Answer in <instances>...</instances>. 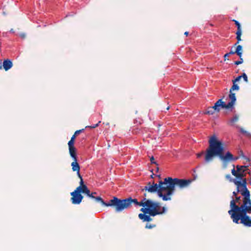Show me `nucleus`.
<instances>
[{
  "label": "nucleus",
  "instance_id": "1",
  "mask_svg": "<svg viewBox=\"0 0 251 251\" xmlns=\"http://www.w3.org/2000/svg\"><path fill=\"white\" fill-rule=\"evenodd\" d=\"M225 151L224 144L215 136H212L209 140V146L205 151L204 162L208 163L213 159L214 156L219 157Z\"/></svg>",
  "mask_w": 251,
  "mask_h": 251
},
{
  "label": "nucleus",
  "instance_id": "2",
  "mask_svg": "<svg viewBox=\"0 0 251 251\" xmlns=\"http://www.w3.org/2000/svg\"><path fill=\"white\" fill-rule=\"evenodd\" d=\"M144 191H148L151 193L157 192L158 196L161 198L164 201H169L171 199L168 194V187L167 182H165V178L163 181H159L158 184L155 183L154 181L152 183L149 182L147 185L141 190V192H144Z\"/></svg>",
  "mask_w": 251,
  "mask_h": 251
},
{
  "label": "nucleus",
  "instance_id": "3",
  "mask_svg": "<svg viewBox=\"0 0 251 251\" xmlns=\"http://www.w3.org/2000/svg\"><path fill=\"white\" fill-rule=\"evenodd\" d=\"M192 180L191 179H183L177 178H173L171 177L165 178V182H167L168 187V194L169 196L174 194L175 191V186L178 185L180 188H183L188 186Z\"/></svg>",
  "mask_w": 251,
  "mask_h": 251
},
{
  "label": "nucleus",
  "instance_id": "4",
  "mask_svg": "<svg viewBox=\"0 0 251 251\" xmlns=\"http://www.w3.org/2000/svg\"><path fill=\"white\" fill-rule=\"evenodd\" d=\"M148 210L151 211V214L156 215L162 214L165 213L166 211L165 207H161L159 203L154 202L150 199H147L145 209V210L147 212H149Z\"/></svg>",
  "mask_w": 251,
  "mask_h": 251
},
{
  "label": "nucleus",
  "instance_id": "5",
  "mask_svg": "<svg viewBox=\"0 0 251 251\" xmlns=\"http://www.w3.org/2000/svg\"><path fill=\"white\" fill-rule=\"evenodd\" d=\"M106 206H114L116 211H121L124 209L127 208L126 200L120 199L116 197H113L112 199L107 202Z\"/></svg>",
  "mask_w": 251,
  "mask_h": 251
},
{
  "label": "nucleus",
  "instance_id": "6",
  "mask_svg": "<svg viewBox=\"0 0 251 251\" xmlns=\"http://www.w3.org/2000/svg\"><path fill=\"white\" fill-rule=\"evenodd\" d=\"M233 222L236 224H239L240 220V223L246 226H251V219L247 214L237 213L230 216Z\"/></svg>",
  "mask_w": 251,
  "mask_h": 251
},
{
  "label": "nucleus",
  "instance_id": "7",
  "mask_svg": "<svg viewBox=\"0 0 251 251\" xmlns=\"http://www.w3.org/2000/svg\"><path fill=\"white\" fill-rule=\"evenodd\" d=\"M239 211L238 213L247 214H251V200L250 196L244 197L243 204L239 207Z\"/></svg>",
  "mask_w": 251,
  "mask_h": 251
},
{
  "label": "nucleus",
  "instance_id": "8",
  "mask_svg": "<svg viewBox=\"0 0 251 251\" xmlns=\"http://www.w3.org/2000/svg\"><path fill=\"white\" fill-rule=\"evenodd\" d=\"M233 182L237 185L238 188H240L242 190V195L244 197L251 196L250 192L247 187V180L246 178L242 179V181L237 180L234 179Z\"/></svg>",
  "mask_w": 251,
  "mask_h": 251
},
{
  "label": "nucleus",
  "instance_id": "9",
  "mask_svg": "<svg viewBox=\"0 0 251 251\" xmlns=\"http://www.w3.org/2000/svg\"><path fill=\"white\" fill-rule=\"evenodd\" d=\"M241 199L240 196H236L235 199H232L230 202V209L228 211V213L231 216L233 214H236L239 211V207L240 206H238L236 204Z\"/></svg>",
  "mask_w": 251,
  "mask_h": 251
},
{
  "label": "nucleus",
  "instance_id": "10",
  "mask_svg": "<svg viewBox=\"0 0 251 251\" xmlns=\"http://www.w3.org/2000/svg\"><path fill=\"white\" fill-rule=\"evenodd\" d=\"M127 208L129 207L131 203H133L135 206H142L145 208L146 205L147 199H141L140 201H138L136 199H132L131 197L126 198Z\"/></svg>",
  "mask_w": 251,
  "mask_h": 251
},
{
  "label": "nucleus",
  "instance_id": "11",
  "mask_svg": "<svg viewBox=\"0 0 251 251\" xmlns=\"http://www.w3.org/2000/svg\"><path fill=\"white\" fill-rule=\"evenodd\" d=\"M70 194L72 196L71 200L73 204H79L81 202L83 197L76 191V190L75 189V191L71 192Z\"/></svg>",
  "mask_w": 251,
  "mask_h": 251
},
{
  "label": "nucleus",
  "instance_id": "12",
  "mask_svg": "<svg viewBox=\"0 0 251 251\" xmlns=\"http://www.w3.org/2000/svg\"><path fill=\"white\" fill-rule=\"evenodd\" d=\"M145 208H142L140 211L143 212V213H140L138 215L139 218L142 220L143 222H150L152 220L151 217H154L156 215H152L151 214V211L148 210L149 212H147L145 210Z\"/></svg>",
  "mask_w": 251,
  "mask_h": 251
},
{
  "label": "nucleus",
  "instance_id": "13",
  "mask_svg": "<svg viewBox=\"0 0 251 251\" xmlns=\"http://www.w3.org/2000/svg\"><path fill=\"white\" fill-rule=\"evenodd\" d=\"M219 158L225 162H228L236 161L239 158V156H234L230 152L228 151L225 154L224 152Z\"/></svg>",
  "mask_w": 251,
  "mask_h": 251
},
{
  "label": "nucleus",
  "instance_id": "14",
  "mask_svg": "<svg viewBox=\"0 0 251 251\" xmlns=\"http://www.w3.org/2000/svg\"><path fill=\"white\" fill-rule=\"evenodd\" d=\"M71 157L74 159V161L72 163L71 166L72 167V170L74 172H79L80 171V166L77 162V158L76 155V152H69Z\"/></svg>",
  "mask_w": 251,
  "mask_h": 251
},
{
  "label": "nucleus",
  "instance_id": "15",
  "mask_svg": "<svg viewBox=\"0 0 251 251\" xmlns=\"http://www.w3.org/2000/svg\"><path fill=\"white\" fill-rule=\"evenodd\" d=\"M223 98L224 97L217 101L213 106H210V109H214L217 112H219L221 108L227 109L226 103L222 101Z\"/></svg>",
  "mask_w": 251,
  "mask_h": 251
},
{
  "label": "nucleus",
  "instance_id": "16",
  "mask_svg": "<svg viewBox=\"0 0 251 251\" xmlns=\"http://www.w3.org/2000/svg\"><path fill=\"white\" fill-rule=\"evenodd\" d=\"M228 98L230 100V101H229L227 104H226L227 106V109L230 108V110H232L234 108L233 106L236 100L235 94L234 93L229 91Z\"/></svg>",
  "mask_w": 251,
  "mask_h": 251
},
{
  "label": "nucleus",
  "instance_id": "17",
  "mask_svg": "<svg viewBox=\"0 0 251 251\" xmlns=\"http://www.w3.org/2000/svg\"><path fill=\"white\" fill-rule=\"evenodd\" d=\"M76 135L75 134L72 136L71 138V140L69 141L68 145L69 147V152H76V150L74 146L75 140L76 138Z\"/></svg>",
  "mask_w": 251,
  "mask_h": 251
},
{
  "label": "nucleus",
  "instance_id": "18",
  "mask_svg": "<svg viewBox=\"0 0 251 251\" xmlns=\"http://www.w3.org/2000/svg\"><path fill=\"white\" fill-rule=\"evenodd\" d=\"M13 63L12 61L9 59H4L3 62L2 67L3 69L6 71L12 68Z\"/></svg>",
  "mask_w": 251,
  "mask_h": 251
},
{
  "label": "nucleus",
  "instance_id": "19",
  "mask_svg": "<svg viewBox=\"0 0 251 251\" xmlns=\"http://www.w3.org/2000/svg\"><path fill=\"white\" fill-rule=\"evenodd\" d=\"M132 132L134 134H138L143 133V128L138 126L133 127Z\"/></svg>",
  "mask_w": 251,
  "mask_h": 251
},
{
  "label": "nucleus",
  "instance_id": "20",
  "mask_svg": "<svg viewBox=\"0 0 251 251\" xmlns=\"http://www.w3.org/2000/svg\"><path fill=\"white\" fill-rule=\"evenodd\" d=\"M235 52H236V54L239 56V57L242 56V46L241 45H237L235 50Z\"/></svg>",
  "mask_w": 251,
  "mask_h": 251
},
{
  "label": "nucleus",
  "instance_id": "21",
  "mask_svg": "<svg viewBox=\"0 0 251 251\" xmlns=\"http://www.w3.org/2000/svg\"><path fill=\"white\" fill-rule=\"evenodd\" d=\"M87 189H88L87 186L86 185H84V186H78L75 189V190H76V191H77L80 194L81 193L84 194L85 193V192L86 191Z\"/></svg>",
  "mask_w": 251,
  "mask_h": 251
},
{
  "label": "nucleus",
  "instance_id": "22",
  "mask_svg": "<svg viewBox=\"0 0 251 251\" xmlns=\"http://www.w3.org/2000/svg\"><path fill=\"white\" fill-rule=\"evenodd\" d=\"M238 120V116L237 115H235L230 120L229 124L231 126H234L235 122Z\"/></svg>",
  "mask_w": 251,
  "mask_h": 251
},
{
  "label": "nucleus",
  "instance_id": "23",
  "mask_svg": "<svg viewBox=\"0 0 251 251\" xmlns=\"http://www.w3.org/2000/svg\"><path fill=\"white\" fill-rule=\"evenodd\" d=\"M248 166H240V165H237L236 166V169H237V172L238 173H241L243 170H246L248 168Z\"/></svg>",
  "mask_w": 251,
  "mask_h": 251
},
{
  "label": "nucleus",
  "instance_id": "24",
  "mask_svg": "<svg viewBox=\"0 0 251 251\" xmlns=\"http://www.w3.org/2000/svg\"><path fill=\"white\" fill-rule=\"evenodd\" d=\"M245 172V170H243L241 173H238L236 177L239 179L242 180L244 179L243 177L245 176L244 174Z\"/></svg>",
  "mask_w": 251,
  "mask_h": 251
},
{
  "label": "nucleus",
  "instance_id": "25",
  "mask_svg": "<svg viewBox=\"0 0 251 251\" xmlns=\"http://www.w3.org/2000/svg\"><path fill=\"white\" fill-rule=\"evenodd\" d=\"M94 199L97 201H100L103 205L106 206V204H107V202L104 201L100 197H95V198Z\"/></svg>",
  "mask_w": 251,
  "mask_h": 251
},
{
  "label": "nucleus",
  "instance_id": "26",
  "mask_svg": "<svg viewBox=\"0 0 251 251\" xmlns=\"http://www.w3.org/2000/svg\"><path fill=\"white\" fill-rule=\"evenodd\" d=\"M233 85L231 87V88L230 89L229 91L232 92L234 90H239V86L235 83H232Z\"/></svg>",
  "mask_w": 251,
  "mask_h": 251
},
{
  "label": "nucleus",
  "instance_id": "27",
  "mask_svg": "<svg viewBox=\"0 0 251 251\" xmlns=\"http://www.w3.org/2000/svg\"><path fill=\"white\" fill-rule=\"evenodd\" d=\"M216 111L214 109H210V106L207 108L206 111L205 112V114L209 115H212Z\"/></svg>",
  "mask_w": 251,
  "mask_h": 251
},
{
  "label": "nucleus",
  "instance_id": "28",
  "mask_svg": "<svg viewBox=\"0 0 251 251\" xmlns=\"http://www.w3.org/2000/svg\"><path fill=\"white\" fill-rule=\"evenodd\" d=\"M236 54V52H235V51H233L232 50H230L229 52H227L224 55V60H226V56H229L230 55H232V54Z\"/></svg>",
  "mask_w": 251,
  "mask_h": 251
},
{
  "label": "nucleus",
  "instance_id": "29",
  "mask_svg": "<svg viewBox=\"0 0 251 251\" xmlns=\"http://www.w3.org/2000/svg\"><path fill=\"white\" fill-rule=\"evenodd\" d=\"M243 62V59L242 56H241V57H239V60H237V61H236L234 62V64L236 65H238L242 64Z\"/></svg>",
  "mask_w": 251,
  "mask_h": 251
},
{
  "label": "nucleus",
  "instance_id": "30",
  "mask_svg": "<svg viewBox=\"0 0 251 251\" xmlns=\"http://www.w3.org/2000/svg\"><path fill=\"white\" fill-rule=\"evenodd\" d=\"M101 122L100 121H99L97 124H95V125H93L92 126H86L85 127V128H95L96 127H97V126H99V124Z\"/></svg>",
  "mask_w": 251,
  "mask_h": 251
},
{
  "label": "nucleus",
  "instance_id": "31",
  "mask_svg": "<svg viewBox=\"0 0 251 251\" xmlns=\"http://www.w3.org/2000/svg\"><path fill=\"white\" fill-rule=\"evenodd\" d=\"M232 21L234 22V24L237 26V29H241L240 24L238 21L235 20H232Z\"/></svg>",
  "mask_w": 251,
  "mask_h": 251
},
{
  "label": "nucleus",
  "instance_id": "32",
  "mask_svg": "<svg viewBox=\"0 0 251 251\" xmlns=\"http://www.w3.org/2000/svg\"><path fill=\"white\" fill-rule=\"evenodd\" d=\"M239 192H240L241 194L242 195V190H241V189L240 188H238V187H237V191L236 192L234 191L233 192V196H234L235 197L236 196H237V195Z\"/></svg>",
  "mask_w": 251,
  "mask_h": 251
},
{
  "label": "nucleus",
  "instance_id": "33",
  "mask_svg": "<svg viewBox=\"0 0 251 251\" xmlns=\"http://www.w3.org/2000/svg\"><path fill=\"white\" fill-rule=\"evenodd\" d=\"M242 77V76L241 75H239L237 77H236L234 80H232V83H236V82L239 81L240 79Z\"/></svg>",
  "mask_w": 251,
  "mask_h": 251
},
{
  "label": "nucleus",
  "instance_id": "34",
  "mask_svg": "<svg viewBox=\"0 0 251 251\" xmlns=\"http://www.w3.org/2000/svg\"><path fill=\"white\" fill-rule=\"evenodd\" d=\"M155 226V225H151V224H147L146 225L145 227L146 228L151 229V228H152L154 227Z\"/></svg>",
  "mask_w": 251,
  "mask_h": 251
},
{
  "label": "nucleus",
  "instance_id": "35",
  "mask_svg": "<svg viewBox=\"0 0 251 251\" xmlns=\"http://www.w3.org/2000/svg\"><path fill=\"white\" fill-rule=\"evenodd\" d=\"M236 37L241 36L242 35V31L241 29H237V31L236 32Z\"/></svg>",
  "mask_w": 251,
  "mask_h": 251
},
{
  "label": "nucleus",
  "instance_id": "36",
  "mask_svg": "<svg viewBox=\"0 0 251 251\" xmlns=\"http://www.w3.org/2000/svg\"><path fill=\"white\" fill-rule=\"evenodd\" d=\"M241 76H242V77L243 78L245 81H248V76L245 73H243Z\"/></svg>",
  "mask_w": 251,
  "mask_h": 251
},
{
  "label": "nucleus",
  "instance_id": "37",
  "mask_svg": "<svg viewBox=\"0 0 251 251\" xmlns=\"http://www.w3.org/2000/svg\"><path fill=\"white\" fill-rule=\"evenodd\" d=\"M233 167H234V165H233ZM231 173L232 174V175H233L234 176H236L237 175V173L238 172H237V170L235 171L234 168L231 170Z\"/></svg>",
  "mask_w": 251,
  "mask_h": 251
},
{
  "label": "nucleus",
  "instance_id": "38",
  "mask_svg": "<svg viewBox=\"0 0 251 251\" xmlns=\"http://www.w3.org/2000/svg\"><path fill=\"white\" fill-rule=\"evenodd\" d=\"M237 42L234 45V46H236L239 43L240 41H241V36L236 37Z\"/></svg>",
  "mask_w": 251,
  "mask_h": 251
},
{
  "label": "nucleus",
  "instance_id": "39",
  "mask_svg": "<svg viewBox=\"0 0 251 251\" xmlns=\"http://www.w3.org/2000/svg\"><path fill=\"white\" fill-rule=\"evenodd\" d=\"M150 161L151 164H154L156 165H158L156 162L154 161V159L153 156H152L150 158Z\"/></svg>",
  "mask_w": 251,
  "mask_h": 251
},
{
  "label": "nucleus",
  "instance_id": "40",
  "mask_svg": "<svg viewBox=\"0 0 251 251\" xmlns=\"http://www.w3.org/2000/svg\"><path fill=\"white\" fill-rule=\"evenodd\" d=\"M84 130V129H79V130H76L75 132V135H77V134L83 132Z\"/></svg>",
  "mask_w": 251,
  "mask_h": 251
},
{
  "label": "nucleus",
  "instance_id": "41",
  "mask_svg": "<svg viewBox=\"0 0 251 251\" xmlns=\"http://www.w3.org/2000/svg\"><path fill=\"white\" fill-rule=\"evenodd\" d=\"M204 154V152L203 151H201V152H200L199 153H198L197 154V158H200Z\"/></svg>",
  "mask_w": 251,
  "mask_h": 251
},
{
  "label": "nucleus",
  "instance_id": "42",
  "mask_svg": "<svg viewBox=\"0 0 251 251\" xmlns=\"http://www.w3.org/2000/svg\"><path fill=\"white\" fill-rule=\"evenodd\" d=\"M97 194V193L96 192H92L90 194V196H89V197L92 198V199H95V197L94 196V195H96Z\"/></svg>",
  "mask_w": 251,
  "mask_h": 251
},
{
  "label": "nucleus",
  "instance_id": "43",
  "mask_svg": "<svg viewBox=\"0 0 251 251\" xmlns=\"http://www.w3.org/2000/svg\"><path fill=\"white\" fill-rule=\"evenodd\" d=\"M226 177V178L227 179H228L229 180V181H230V182L233 181V182L234 179H232L231 178V176H230L229 175H227Z\"/></svg>",
  "mask_w": 251,
  "mask_h": 251
},
{
  "label": "nucleus",
  "instance_id": "44",
  "mask_svg": "<svg viewBox=\"0 0 251 251\" xmlns=\"http://www.w3.org/2000/svg\"><path fill=\"white\" fill-rule=\"evenodd\" d=\"M91 193L90 190L88 188L87 190H86V191L85 192V193L84 194H86L87 195V196L88 197H89V196H90Z\"/></svg>",
  "mask_w": 251,
  "mask_h": 251
},
{
  "label": "nucleus",
  "instance_id": "45",
  "mask_svg": "<svg viewBox=\"0 0 251 251\" xmlns=\"http://www.w3.org/2000/svg\"><path fill=\"white\" fill-rule=\"evenodd\" d=\"M146 191H144V192H143V196H142V198H141V199H145H145H148L147 198V194H146Z\"/></svg>",
  "mask_w": 251,
  "mask_h": 251
},
{
  "label": "nucleus",
  "instance_id": "46",
  "mask_svg": "<svg viewBox=\"0 0 251 251\" xmlns=\"http://www.w3.org/2000/svg\"><path fill=\"white\" fill-rule=\"evenodd\" d=\"M84 185H86L84 184L83 178H81L79 186H84Z\"/></svg>",
  "mask_w": 251,
  "mask_h": 251
},
{
  "label": "nucleus",
  "instance_id": "47",
  "mask_svg": "<svg viewBox=\"0 0 251 251\" xmlns=\"http://www.w3.org/2000/svg\"><path fill=\"white\" fill-rule=\"evenodd\" d=\"M77 175L80 179L82 178V176H81V175L80 174V171L77 172Z\"/></svg>",
  "mask_w": 251,
  "mask_h": 251
},
{
  "label": "nucleus",
  "instance_id": "48",
  "mask_svg": "<svg viewBox=\"0 0 251 251\" xmlns=\"http://www.w3.org/2000/svg\"><path fill=\"white\" fill-rule=\"evenodd\" d=\"M240 131H241V132H242L243 134H247V131L244 130L243 129H241L240 130Z\"/></svg>",
  "mask_w": 251,
  "mask_h": 251
},
{
  "label": "nucleus",
  "instance_id": "49",
  "mask_svg": "<svg viewBox=\"0 0 251 251\" xmlns=\"http://www.w3.org/2000/svg\"><path fill=\"white\" fill-rule=\"evenodd\" d=\"M153 176H158V177H160V175H154V174H153L151 176V177L152 178H153Z\"/></svg>",
  "mask_w": 251,
  "mask_h": 251
},
{
  "label": "nucleus",
  "instance_id": "50",
  "mask_svg": "<svg viewBox=\"0 0 251 251\" xmlns=\"http://www.w3.org/2000/svg\"><path fill=\"white\" fill-rule=\"evenodd\" d=\"M188 34L189 32L188 31H186L184 32V35H185L186 36H188Z\"/></svg>",
  "mask_w": 251,
  "mask_h": 251
},
{
  "label": "nucleus",
  "instance_id": "51",
  "mask_svg": "<svg viewBox=\"0 0 251 251\" xmlns=\"http://www.w3.org/2000/svg\"><path fill=\"white\" fill-rule=\"evenodd\" d=\"M159 171V167H158V166H157L156 168V172H158Z\"/></svg>",
  "mask_w": 251,
  "mask_h": 251
},
{
  "label": "nucleus",
  "instance_id": "52",
  "mask_svg": "<svg viewBox=\"0 0 251 251\" xmlns=\"http://www.w3.org/2000/svg\"><path fill=\"white\" fill-rule=\"evenodd\" d=\"M249 183L251 185V178H250L249 180Z\"/></svg>",
  "mask_w": 251,
  "mask_h": 251
},
{
  "label": "nucleus",
  "instance_id": "53",
  "mask_svg": "<svg viewBox=\"0 0 251 251\" xmlns=\"http://www.w3.org/2000/svg\"><path fill=\"white\" fill-rule=\"evenodd\" d=\"M228 56H226V60H228Z\"/></svg>",
  "mask_w": 251,
  "mask_h": 251
},
{
  "label": "nucleus",
  "instance_id": "54",
  "mask_svg": "<svg viewBox=\"0 0 251 251\" xmlns=\"http://www.w3.org/2000/svg\"><path fill=\"white\" fill-rule=\"evenodd\" d=\"M167 109L168 110L169 109V107L168 106Z\"/></svg>",
  "mask_w": 251,
  "mask_h": 251
}]
</instances>
